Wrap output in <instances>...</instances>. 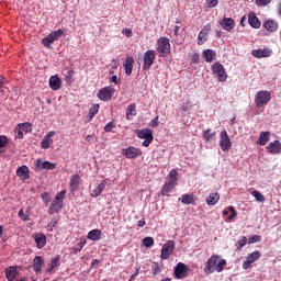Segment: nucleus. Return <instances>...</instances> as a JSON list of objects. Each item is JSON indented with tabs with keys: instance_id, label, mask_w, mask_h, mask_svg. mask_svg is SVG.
Returning a JSON list of instances; mask_svg holds the SVG:
<instances>
[{
	"instance_id": "1",
	"label": "nucleus",
	"mask_w": 281,
	"mask_h": 281,
	"mask_svg": "<svg viewBox=\"0 0 281 281\" xmlns=\"http://www.w3.org/2000/svg\"><path fill=\"white\" fill-rule=\"evenodd\" d=\"M226 266L227 260L222 259L218 255H212L205 262L204 273L207 276H210V273H214V271L222 273Z\"/></svg>"
},
{
	"instance_id": "2",
	"label": "nucleus",
	"mask_w": 281,
	"mask_h": 281,
	"mask_svg": "<svg viewBox=\"0 0 281 281\" xmlns=\"http://www.w3.org/2000/svg\"><path fill=\"white\" fill-rule=\"evenodd\" d=\"M65 194H67L66 190H63L56 194L55 199L50 203V206L48 207V214H58V212L65 207Z\"/></svg>"
},
{
	"instance_id": "3",
	"label": "nucleus",
	"mask_w": 281,
	"mask_h": 281,
	"mask_svg": "<svg viewBox=\"0 0 281 281\" xmlns=\"http://www.w3.org/2000/svg\"><path fill=\"white\" fill-rule=\"evenodd\" d=\"M65 31L58 29L57 31L50 32L46 37L42 38V45L47 49H52V43H56L58 38H63Z\"/></svg>"
},
{
	"instance_id": "4",
	"label": "nucleus",
	"mask_w": 281,
	"mask_h": 281,
	"mask_svg": "<svg viewBox=\"0 0 281 281\" xmlns=\"http://www.w3.org/2000/svg\"><path fill=\"white\" fill-rule=\"evenodd\" d=\"M160 58H166L170 54V40L168 37H160L157 41V48Z\"/></svg>"
},
{
	"instance_id": "5",
	"label": "nucleus",
	"mask_w": 281,
	"mask_h": 281,
	"mask_svg": "<svg viewBox=\"0 0 281 281\" xmlns=\"http://www.w3.org/2000/svg\"><path fill=\"white\" fill-rule=\"evenodd\" d=\"M212 71L215 76H217V79L220 82H226L227 81V72L225 71V67L220 61H216L212 65Z\"/></svg>"
},
{
	"instance_id": "6",
	"label": "nucleus",
	"mask_w": 281,
	"mask_h": 281,
	"mask_svg": "<svg viewBox=\"0 0 281 281\" xmlns=\"http://www.w3.org/2000/svg\"><path fill=\"white\" fill-rule=\"evenodd\" d=\"M113 95H115V88H113L111 86L101 88L97 94L99 100H102L103 102H109V100H111V98H113Z\"/></svg>"
},
{
	"instance_id": "7",
	"label": "nucleus",
	"mask_w": 281,
	"mask_h": 281,
	"mask_svg": "<svg viewBox=\"0 0 281 281\" xmlns=\"http://www.w3.org/2000/svg\"><path fill=\"white\" fill-rule=\"evenodd\" d=\"M218 144L223 153H228V150H232V139L229 138L227 131H222L220 133Z\"/></svg>"
},
{
	"instance_id": "8",
	"label": "nucleus",
	"mask_w": 281,
	"mask_h": 281,
	"mask_svg": "<svg viewBox=\"0 0 281 281\" xmlns=\"http://www.w3.org/2000/svg\"><path fill=\"white\" fill-rule=\"evenodd\" d=\"M155 58H157L155 50L149 49L145 52L143 57V69L145 71H148V69L153 67V64L155 63Z\"/></svg>"
},
{
	"instance_id": "9",
	"label": "nucleus",
	"mask_w": 281,
	"mask_h": 281,
	"mask_svg": "<svg viewBox=\"0 0 281 281\" xmlns=\"http://www.w3.org/2000/svg\"><path fill=\"white\" fill-rule=\"evenodd\" d=\"M269 102H271V92L261 90L257 93L255 99L257 106H265L266 104H269Z\"/></svg>"
},
{
	"instance_id": "10",
	"label": "nucleus",
	"mask_w": 281,
	"mask_h": 281,
	"mask_svg": "<svg viewBox=\"0 0 281 281\" xmlns=\"http://www.w3.org/2000/svg\"><path fill=\"white\" fill-rule=\"evenodd\" d=\"M188 271H190V269L186 263L178 262L173 270V276L177 280H183V278H188Z\"/></svg>"
},
{
	"instance_id": "11",
	"label": "nucleus",
	"mask_w": 281,
	"mask_h": 281,
	"mask_svg": "<svg viewBox=\"0 0 281 281\" xmlns=\"http://www.w3.org/2000/svg\"><path fill=\"white\" fill-rule=\"evenodd\" d=\"M262 252H260L259 250L248 255L246 260L243 262V269H245V271H247V269H251V265H254V262H257V260H260Z\"/></svg>"
},
{
	"instance_id": "12",
	"label": "nucleus",
	"mask_w": 281,
	"mask_h": 281,
	"mask_svg": "<svg viewBox=\"0 0 281 281\" xmlns=\"http://www.w3.org/2000/svg\"><path fill=\"white\" fill-rule=\"evenodd\" d=\"M172 251H175V241L168 240L161 248V260H168L172 256Z\"/></svg>"
},
{
	"instance_id": "13",
	"label": "nucleus",
	"mask_w": 281,
	"mask_h": 281,
	"mask_svg": "<svg viewBox=\"0 0 281 281\" xmlns=\"http://www.w3.org/2000/svg\"><path fill=\"white\" fill-rule=\"evenodd\" d=\"M122 155H124V157L127 159H137V157H142V149L130 146L123 149Z\"/></svg>"
},
{
	"instance_id": "14",
	"label": "nucleus",
	"mask_w": 281,
	"mask_h": 281,
	"mask_svg": "<svg viewBox=\"0 0 281 281\" xmlns=\"http://www.w3.org/2000/svg\"><path fill=\"white\" fill-rule=\"evenodd\" d=\"M32 238L34 239V243L38 249H43V247L47 245V236H45L43 233H35L32 235Z\"/></svg>"
},
{
	"instance_id": "15",
	"label": "nucleus",
	"mask_w": 281,
	"mask_h": 281,
	"mask_svg": "<svg viewBox=\"0 0 281 281\" xmlns=\"http://www.w3.org/2000/svg\"><path fill=\"white\" fill-rule=\"evenodd\" d=\"M266 150H268V153L270 155H280L281 154V142L280 140H274L268 144V146L266 147Z\"/></svg>"
},
{
	"instance_id": "16",
	"label": "nucleus",
	"mask_w": 281,
	"mask_h": 281,
	"mask_svg": "<svg viewBox=\"0 0 281 281\" xmlns=\"http://www.w3.org/2000/svg\"><path fill=\"white\" fill-rule=\"evenodd\" d=\"M81 179L82 178L78 173H75L70 177V181H69L70 192H78V189L80 188Z\"/></svg>"
},
{
	"instance_id": "17",
	"label": "nucleus",
	"mask_w": 281,
	"mask_h": 281,
	"mask_svg": "<svg viewBox=\"0 0 281 281\" xmlns=\"http://www.w3.org/2000/svg\"><path fill=\"white\" fill-rule=\"evenodd\" d=\"M35 166L38 170H55L56 168V164L49 162L47 160L43 161L41 158L36 160Z\"/></svg>"
},
{
	"instance_id": "18",
	"label": "nucleus",
	"mask_w": 281,
	"mask_h": 281,
	"mask_svg": "<svg viewBox=\"0 0 281 281\" xmlns=\"http://www.w3.org/2000/svg\"><path fill=\"white\" fill-rule=\"evenodd\" d=\"M16 177L21 179V181H27L30 179V167L21 166L16 169Z\"/></svg>"
},
{
	"instance_id": "19",
	"label": "nucleus",
	"mask_w": 281,
	"mask_h": 281,
	"mask_svg": "<svg viewBox=\"0 0 281 281\" xmlns=\"http://www.w3.org/2000/svg\"><path fill=\"white\" fill-rule=\"evenodd\" d=\"M221 27H223V30H225L226 32H232L235 27V23H234V19L232 18H224L221 22H220Z\"/></svg>"
},
{
	"instance_id": "20",
	"label": "nucleus",
	"mask_w": 281,
	"mask_h": 281,
	"mask_svg": "<svg viewBox=\"0 0 281 281\" xmlns=\"http://www.w3.org/2000/svg\"><path fill=\"white\" fill-rule=\"evenodd\" d=\"M202 138L205 144H210V142H216V132H212L211 128H206L202 132Z\"/></svg>"
},
{
	"instance_id": "21",
	"label": "nucleus",
	"mask_w": 281,
	"mask_h": 281,
	"mask_svg": "<svg viewBox=\"0 0 281 281\" xmlns=\"http://www.w3.org/2000/svg\"><path fill=\"white\" fill-rule=\"evenodd\" d=\"M5 278L8 281H14L16 276H19V271H16V266H10L4 270Z\"/></svg>"
},
{
	"instance_id": "22",
	"label": "nucleus",
	"mask_w": 281,
	"mask_h": 281,
	"mask_svg": "<svg viewBox=\"0 0 281 281\" xmlns=\"http://www.w3.org/2000/svg\"><path fill=\"white\" fill-rule=\"evenodd\" d=\"M248 23L250 25V27H254V30H260V20L258 19V16L256 15V13L250 12L248 14Z\"/></svg>"
},
{
	"instance_id": "23",
	"label": "nucleus",
	"mask_w": 281,
	"mask_h": 281,
	"mask_svg": "<svg viewBox=\"0 0 281 281\" xmlns=\"http://www.w3.org/2000/svg\"><path fill=\"white\" fill-rule=\"evenodd\" d=\"M44 265L45 260H43V257L36 256L33 260V270L35 271V273H41Z\"/></svg>"
},
{
	"instance_id": "24",
	"label": "nucleus",
	"mask_w": 281,
	"mask_h": 281,
	"mask_svg": "<svg viewBox=\"0 0 281 281\" xmlns=\"http://www.w3.org/2000/svg\"><path fill=\"white\" fill-rule=\"evenodd\" d=\"M252 56L255 58H269V56H271V49L269 48L255 49L252 50Z\"/></svg>"
},
{
	"instance_id": "25",
	"label": "nucleus",
	"mask_w": 281,
	"mask_h": 281,
	"mask_svg": "<svg viewBox=\"0 0 281 281\" xmlns=\"http://www.w3.org/2000/svg\"><path fill=\"white\" fill-rule=\"evenodd\" d=\"M104 188H106V180H102V181L94 188V190L91 192V196H93V199L100 196V194H102V192H104Z\"/></svg>"
},
{
	"instance_id": "26",
	"label": "nucleus",
	"mask_w": 281,
	"mask_h": 281,
	"mask_svg": "<svg viewBox=\"0 0 281 281\" xmlns=\"http://www.w3.org/2000/svg\"><path fill=\"white\" fill-rule=\"evenodd\" d=\"M63 82L60 81V78L57 76H53L49 78V87L53 89V91H58L60 89Z\"/></svg>"
},
{
	"instance_id": "27",
	"label": "nucleus",
	"mask_w": 281,
	"mask_h": 281,
	"mask_svg": "<svg viewBox=\"0 0 281 281\" xmlns=\"http://www.w3.org/2000/svg\"><path fill=\"white\" fill-rule=\"evenodd\" d=\"M133 63H135V59L133 57H127L123 64V67L125 69L126 76H131L133 74Z\"/></svg>"
},
{
	"instance_id": "28",
	"label": "nucleus",
	"mask_w": 281,
	"mask_h": 281,
	"mask_svg": "<svg viewBox=\"0 0 281 281\" xmlns=\"http://www.w3.org/2000/svg\"><path fill=\"white\" fill-rule=\"evenodd\" d=\"M270 138L271 132H260L257 144H259V146H267V143L269 142Z\"/></svg>"
},
{
	"instance_id": "29",
	"label": "nucleus",
	"mask_w": 281,
	"mask_h": 281,
	"mask_svg": "<svg viewBox=\"0 0 281 281\" xmlns=\"http://www.w3.org/2000/svg\"><path fill=\"white\" fill-rule=\"evenodd\" d=\"M88 240L98 241L100 238H102V231L95 228L88 233L87 235Z\"/></svg>"
},
{
	"instance_id": "30",
	"label": "nucleus",
	"mask_w": 281,
	"mask_h": 281,
	"mask_svg": "<svg viewBox=\"0 0 281 281\" xmlns=\"http://www.w3.org/2000/svg\"><path fill=\"white\" fill-rule=\"evenodd\" d=\"M136 135L139 139H148L153 137V131L150 128L138 130L136 131Z\"/></svg>"
},
{
	"instance_id": "31",
	"label": "nucleus",
	"mask_w": 281,
	"mask_h": 281,
	"mask_svg": "<svg viewBox=\"0 0 281 281\" xmlns=\"http://www.w3.org/2000/svg\"><path fill=\"white\" fill-rule=\"evenodd\" d=\"M56 135V132H49L47 135L44 136V138L42 139L41 143V148H43L44 150H47V148H49V142L52 139L53 136Z\"/></svg>"
},
{
	"instance_id": "32",
	"label": "nucleus",
	"mask_w": 281,
	"mask_h": 281,
	"mask_svg": "<svg viewBox=\"0 0 281 281\" xmlns=\"http://www.w3.org/2000/svg\"><path fill=\"white\" fill-rule=\"evenodd\" d=\"M179 201L183 203V205H192L194 201H196V198H194V194H182L181 198H179Z\"/></svg>"
},
{
	"instance_id": "33",
	"label": "nucleus",
	"mask_w": 281,
	"mask_h": 281,
	"mask_svg": "<svg viewBox=\"0 0 281 281\" xmlns=\"http://www.w3.org/2000/svg\"><path fill=\"white\" fill-rule=\"evenodd\" d=\"M265 30L267 32H277L278 31V23L276 20H267L263 24Z\"/></svg>"
},
{
	"instance_id": "34",
	"label": "nucleus",
	"mask_w": 281,
	"mask_h": 281,
	"mask_svg": "<svg viewBox=\"0 0 281 281\" xmlns=\"http://www.w3.org/2000/svg\"><path fill=\"white\" fill-rule=\"evenodd\" d=\"M220 200H221V194H218V192L211 193L206 198V205H216Z\"/></svg>"
},
{
	"instance_id": "35",
	"label": "nucleus",
	"mask_w": 281,
	"mask_h": 281,
	"mask_svg": "<svg viewBox=\"0 0 281 281\" xmlns=\"http://www.w3.org/2000/svg\"><path fill=\"white\" fill-rule=\"evenodd\" d=\"M175 186H177V183H173V182H170L168 180V182H166L164 186H162V189H161V194L162 196H166L167 194H170V192H172V190H175Z\"/></svg>"
},
{
	"instance_id": "36",
	"label": "nucleus",
	"mask_w": 281,
	"mask_h": 281,
	"mask_svg": "<svg viewBox=\"0 0 281 281\" xmlns=\"http://www.w3.org/2000/svg\"><path fill=\"white\" fill-rule=\"evenodd\" d=\"M229 212L232 213L229 215ZM223 216H228V221L232 222L236 216H238V213L236 212V209L234 206H228L226 210L223 211Z\"/></svg>"
},
{
	"instance_id": "37",
	"label": "nucleus",
	"mask_w": 281,
	"mask_h": 281,
	"mask_svg": "<svg viewBox=\"0 0 281 281\" xmlns=\"http://www.w3.org/2000/svg\"><path fill=\"white\" fill-rule=\"evenodd\" d=\"M135 115H137V106L135 105V103H132L126 109V120H133Z\"/></svg>"
},
{
	"instance_id": "38",
	"label": "nucleus",
	"mask_w": 281,
	"mask_h": 281,
	"mask_svg": "<svg viewBox=\"0 0 281 281\" xmlns=\"http://www.w3.org/2000/svg\"><path fill=\"white\" fill-rule=\"evenodd\" d=\"M202 56L206 63H212L216 56V53H214L212 49H204Z\"/></svg>"
},
{
	"instance_id": "39",
	"label": "nucleus",
	"mask_w": 281,
	"mask_h": 281,
	"mask_svg": "<svg viewBox=\"0 0 281 281\" xmlns=\"http://www.w3.org/2000/svg\"><path fill=\"white\" fill-rule=\"evenodd\" d=\"M99 111H100V104H94L93 106H91L89 109V122H91L93 120V117H95V115H98Z\"/></svg>"
},
{
	"instance_id": "40",
	"label": "nucleus",
	"mask_w": 281,
	"mask_h": 281,
	"mask_svg": "<svg viewBox=\"0 0 281 281\" xmlns=\"http://www.w3.org/2000/svg\"><path fill=\"white\" fill-rule=\"evenodd\" d=\"M10 139L8 136L2 135L0 136V155L3 153V148H5L9 144Z\"/></svg>"
},
{
	"instance_id": "41",
	"label": "nucleus",
	"mask_w": 281,
	"mask_h": 281,
	"mask_svg": "<svg viewBox=\"0 0 281 281\" xmlns=\"http://www.w3.org/2000/svg\"><path fill=\"white\" fill-rule=\"evenodd\" d=\"M5 85H8V79H5V77H1L0 78V93H1V95H5V90H8V87H5Z\"/></svg>"
},
{
	"instance_id": "42",
	"label": "nucleus",
	"mask_w": 281,
	"mask_h": 281,
	"mask_svg": "<svg viewBox=\"0 0 281 281\" xmlns=\"http://www.w3.org/2000/svg\"><path fill=\"white\" fill-rule=\"evenodd\" d=\"M18 126L24 131V133H32V124L30 122L20 123Z\"/></svg>"
},
{
	"instance_id": "43",
	"label": "nucleus",
	"mask_w": 281,
	"mask_h": 281,
	"mask_svg": "<svg viewBox=\"0 0 281 281\" xmlns=\"http://www.w3.org/2000/svg\"><path fill=\"white\" fill-rule=\"evenodd\" d=\"M252 196L258 201V203H265L267 199L260 193V191H252Z\"/></svg>"
},
{
	"instance_id": "44",
	"label": "nucleus",
	"mask_w": 281,
	"mask_h": 281,
	"mask_svg": "<svg viewBox=\"0 0 281 281\" xmlns=\"http://www.w3.org/2000/svg\"><path fill=\"white\" fill-rule=\"evenodd\" d=\"M178 175H179V172H177L176 169L170 170L169 173H168V177H169L168 181L171 182V183H177Z\"/></svg>"
},
{
	"instance_id": "45",
	"label": "nucleus",
	"mask_w": 281,
	"mask_h": 281,
	"mask_svg": "<svg viewBox=\"0 0 281 281\" xmlns=\"http://www.w3.org/2000/svg\"><path fill=\"white\" fill-rule=\"evenodd\" d=\"M144 247L150 248L153 245H155V239L153 237H145L143 239Z\"/></svg>"
},
{
	"instance_id": "46",
	"label": "nucleus",
	"mask_w": 281,
	"mask_h": 281,
	"mask_svg": "<svg viewBox=\"0 0 281 281\" xmlns=\"http://www.w3.org/2000/svg\"><path fill=\"white\" fill-rule=\"evenodd\" d=\"M181 111H184V112L192 111V101L187 100L182 102Z\"/></svg>"
},
{
	"instance_id": "47",
	"label": "nucleus",
	"mask_w": 281,
	"mask_h": 281,
	"mask_svg": "<svg viewBox=\"0 0 281 281\" xmlns=\"http://www.w3.org/2000/svg\"><path fill=\"white\" fill-rule=\"evenodd\" d=\"M245 245H247V237L244 236L236 244L237 250L240 251Z\"/></svg>"
},
{
	"instance_id": "48",
	"label": "nucleus",
	"mask_w": 281,
	"mask_h": 281,
	"mask_svg": "<svg viewBox=\"0 0 281 281\" xmlns=\"http://www.w3.org/2000/svg\"><path fill=\"white\" fill-rule=\"evenodd\" d=\"M207 41V35L200 31L198 35V45H203Z\"/></svg>"
},
{
	"instance_id": "49",
	"label": "nucleus",
	"mask_w": 281,
	"mask_h": 281,
	"mask_svg": "<svg viewBox=\"0 0 281 281\" xmlns=\"http://www.w3.org/2000/svg\"><path fill=\"white\" fill-rule=\"evenodd\" d=\"M271 1L272 0H256L255 3L259 8H267V5H269V3H271Z\"/></svg>"
},
{
	"instance_id": "50",
	"label": "nucleus",
	"mask_w": 281,
	"mask_h": 281,
	"mask_svg": "<svg viewBox=\"0 0 281 281\" xmlns=\"http://www.w3.org/2000/svg\"><path fill=\"white\" fill-rule=\"evenodd\" d=\"M262 240V237L260 235H254L248 238L249 245H254V243H260Z\"/></svg>"
},
{
	"instance_id": "51",
	"label": "nucleus",
	"mask_w": 281,
	"mask_h": 281,
	"mask_svg": "<svg viewBox=\"0 0 281 281\" xmlns=\"http://www.w3.org/2000/svg\"><path fill=\"white\" fill-rule=\"evenodd\" d=\"M85 245H87V241H80L77 244V246L74 248V254H79L81 249H85Z\"/></svg>"
},
{
	"instance_id": "52",
	"label": "nucleus",
	"mask_w": 281,
	"mask_h": 281,
	"mask_svg": "<svg viewBox=\"0 0 281 281\" xmlns=\"http://www.w3.org/2000/svg\"><path fill=\"white\" fill-rule=\"evenodd\" d=\"M42 201L45 203V205H49V202L52 201V196H49V193H42Z\"/></svg>"
},
{
	"instance_id": "53",
	"label": "nucleus",
	"mask_w": 281,
	"mask_h": 281,
	"mask_svg": "<svg viewBox=\"0 0 281 281\" xmlns=\"http://www.w3.org/2000/svg\"><path fill=\"white\" fill-rule=\"evenodd\" d=\"M58 224V221L56 218H52L50 222L47 224L48 232H54V227Z\"/></svg>"
},
{
	"instance_id": "54",
	"label": "nucleus",
	"mask_w": 281,
	"mask_h": 281,
	"mask_svg": "<svg viewBox=\"0 0 281 281\" xmlns=\"http://www.w3.org/2000/svg\"><path fill=\"white\" fill-rule=\"evenodd\" d=\"M113 128H115V123H113V121L109 122L105 126H104V132L105 133H111V131H113Z\"/></svg>"
},
{
	"instance_id": "55",
	"label": "nucleus",
	"mask_w": 281,
	"mask_h": 281,
	"mask_svg": "<svg viewBox=\"0 0 281 281\" xmlns=\"http://www.w3.org/2000/svg\"><path fill=\"white\" fill-rule=\"evenodd\" d=\"M205 4L207 8H216V5H218V0H205Z\"/></svg>"
},
{
	"instance_id": "56",
	"label": "nucleus",
	"mask_w": 281,
	"mask_h": 281,
	"mask_svg": "<svg viewBox=\"0 0 281 281\" xmlns=\"http://www.w3.org/2000/svg\"><path fill=\"white\" fill-rule=\"evenodd\" d=\"M74 70H68L67 74H66V81L67 82H74Z\"/></svg>"
},
{
	"instance_id": "57",
	"label": "nucleus",
	"mask_w": 281,
	"mask_h": 281,
	"mask_svg": "<svg viewBox=\"0 0 281 281\" xmlns=\"http://www.w3.org/2000/svg\"><path fill=\"white\" fill-rule=\"evenodd\" d=\"M158 273H161V268L159 267V263L155 262L153 268V274L158 276Z\"/></svg>"
},
{
	"instance_id": "58",
	"label": "nucleus",
	"mask_w": 281,
	"mask_h": 281,
	"mask_svg": "<svg viewBox=\"0 0 281 281\" xmlns=\"http://www.w3.org/2000/svg\"><path fill=\"white\" fill-rule=\"evenodd\" d=\"M18 216L21 218V221H29V216L25 215V213L23 212V209L19 211Z\"/></svg>"
},
{
	"instance_id": "59",
	"label": "nucleus",
	"mask_w": 281,
	"mask_h": 281,
	"mask_svg": "<svg viewBox=\"0 0 281 281\" xmlns=\"http://www.w3.org/2000/svg\"><path fill=\"white\" fill-rule=\"evenodd\" d=\"M153 139H154V136H151L149 138H145V140L143 142V146L145 148H148V146H150V144H153Z\"/></svg>"
},
{
	"instance_id": "60",
	"label": "nucleus",
	"mask_w": 281,
	"mask_h": 281,
	"mask_svg": "<svg viewBox=\"0 0 281 281\" xmlns=\"http://www.w3.org/2000/svg\"><path fill=\"white\" fill-rule=\"evenodd\" d=\"M60 262V256H56L52 261L50 265H53V267H58V263Z\"/></svg>"
},
{
	"instance_id": "61",
	"label": "nucleus",
	"mask_w": 281,
	"mask_h": 281,
	"mask_svg": "<svg viewBox=\"0 0 281 281\" xmlns=\"http://www.w3.org/2000/svg\"><path fill=\"white\" fill-rule=\"evenodd\" d=\"M210 30H212V26L210 24H206L201 32L204 33L206 36L210 34Z\"/></svg>"
},
{
	"instance_id": "62",
	"label": "nucleus",
	"mask_w": 281,
	"mask_h": 281,
	"mask_svg": "<svg viewBox=\"0 0 281 281\" xmlns=\"http://www.w3.org/2000/svg\"><path fill=\"white\" fill-rule=\"evenodd\" d=\"M149 126H159V116L153 119L149 123Z\"/></svg>"
},
{
	"instance_id": "63",
	"label": "nucleus",
	"mask_w": 281,
	"mask_h": 281,
	"mask_svg": "<svg viewBox=\"0 0 281 281\" xmlns=\"http://www.w3.org/2000/svg\"><path fill=\"white\" fill-rule=\"evenodd\" d=\"M123 34L127 36V38H131L133 36V31L131 29H124Z\"/></svg>"
},
{
	"instance_id": "64",
	"label": "nucleus",
	"mask_w": 281,
	"mask_h": 281,
	"mask_svg": "<svg viewBox=\"0 0 281 281\" xmlns=\"http://www.w3.org/2000/svg\"><path fill=\"white\" fill-rule=\"evenodd\" d=\"M110 82H114V85H120V79L117 78V76H112L110 79Z\"/></svg>"
}]
</instances>
